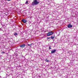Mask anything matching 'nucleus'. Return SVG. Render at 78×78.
Listing matches in <instances>:
<instances>
[{
	"label": "nucleus",
	"instance_id": "f257e3e1",
	"mask_svg": "<svg viewBox=\"0 0 78 78\" xmlns=\"http://www.w3.org/2000/svg\"><path fill=\"white\" fill-rule=\"evenodd\" d=\"M39 2H37V0H34V2H32V5H33V6H34V5H37L38 4H39Z\"/></svg>",
	"mask_w": 78,
	"mask_h": 78
},
{
	"label": "nucleus",
	"instance_id": "f03ea898",
	"mask_svg": "<svg viewBox=\"0 0 78 78\" xmlns=\"http://www.w3.org/2000/svg\"><path fill=\"white\" fill-rule=\"evenodd\" d=\"M52 34H53V32L51 31L48 33L47 34V36H51V35H52Z\"/></svg>",
	"mask_w": 78,
	"mask_h": 78
},
{
	"label": "nucleus",
	"instance_id": "7ed1b4c3",
	"mask_svg": "<svg viewBox=\"0 0 78 78\" xmlns=\"http://www.w3.org/2000/svg\"><path fill=\"white\" fill-rule=\"evenodd\" d=\"M56 50L55 49L52 50L51 51V53H55L56 52Z\"/></svg>",
	"mask_w": 78,
	"mask_h": 78
},
{
	"label": "nucleus",
	"instance_id": "20e7f679",
	"mask_svg": "<svg viewBox=\"0 0 78 78\" xmlns=\"http://www.w3.org/2000/svg\"><path fill=\"white\" fill-rule=\"evenodd\" d=\"M73 26L72 25H71V24L70 23L68 25V28H72Z\"/></svg>",
	"mask_w": 78,
	"mask_h": 78
},
{
	"label": "nucleus",
	"instance_id": "39448f33",
	"mask_svg": "<svg viewBox=\"0 0 78 78\" xmlns=\"http://www.w3.org/2000/svg\"><path fill=\"white\" fill-rule=\"evenodd\" d=\"M22 21L23 22V23H25L27 22H28V21L27 20H22Z\"/></svg>",
	"mask_w": 78,
	"mask_h": 78
},
{
	"label": "nucleus",
	"instance_id": "423d86ee",
	"mask_svg": "<svg viewBox=\"0 0 78 78\" xmlns=\"http://www.w3.org/2000/svg\"><path fill=\"white\" fill-rule=\"evenodd\" d=\"M20 47L21 48H23V47H25V44H23L20 46Z\"/></svg>",
	"mask_w": 78,
	"mask_h": 78
},
{
	"label": "nucleus",
	"instance_id": "0eeeda50",
	"mask_svg": "<svg viewBox=\"0 0 78 78\" xmlns=\"http://www.w3.org/2000/svg\"><path fill=\"white\" fill-rule=\"evenodd\" d=\"M51 39H52V40H53V39H55V37L51 36Z\"/></svg>",
	"mask_w": 78,
	"mask_h": 78
},
{
	"label": "nucleus",
	"instance_id": "6e6552de",
	"mask_svg": "<svg viewBox=\"0 0 78 78\" xmlns=\"http://www.w3.org/2000/svg\"><path fill=\"white\" fill-rule=\"evenodd\" d=\"M14 35L15 36H17V35H18V34L17 33H15V34H14Z\"/></svg>",
	"mask_w": 78,
	"mask_h": 78
},
{
	"label": "nucleus",
	"instance_id": "1a4fd4ad",
	"mask_svg": "<svg viewBox=\"0 0 78 78\" xmlns=\"http://www.w3.org/2000/svg\"><path fill=\"white\" fill-rule=\"evenodd\" d=\"M45 61H46V62H48L50 61L48 60L47 59H46Z\"/></svg>",
	"mask_w": 78,
	"mask_h": 78
},
{
	"label": "nucleus",
	"instance_id": "9d476101",
	"mask_svg": "<svg viewBox=\"0 0 78 78\" xmlns=\"http://www.w3.org/2000/svg\"><path fill=\"white\" fill-rule=\"evenodd\" d=\"M32 45V44H27V45L28 46H31Z\"/></svg>",
	"mask_w": 78,
	"mask_h": 78
},
{
	"label": "nucleus",
	"instance_id": "9b49d317",
	"mask_svg": "<svg viewBox=\"0 0 78 78\" xmlns=\"http://www.w3.org/2000/svg\"><path fill=\"white\" fill-rule=\"evenodd\" d=\"M5 53V52L4 51H2V52H1V53H2V54H3Z\"/></svg>",
	"mask_w": 78,
	"mask_h": 78
},
{
	"label": "nucleus",
	"instance_id": "f8f14e48",
	"mask_svg": "<svg viewBox=\"0 0 78 78\" xmlns=\"http://www.w3.org/2000/svg\"><path fill=\"white\" fill-rule=\"evenodd\" d=\"M27 3H28V1L26 2L25 3V4H27Z\"/></svg>",
	"mask_w": 78,
	"mask_h": 78
},
{
	"label": "nucleus",
	"instance_id": "ddd939ff",
	"mask_svg": "<svg viewBox=\"0 0 78 78\" xmlns=\"http://www.w3.org/2000/svg\"><path fill=\"white\" fill-rule=\"evenodd\" d=\"M50 38H51L50 37H48L47 38V39H50Z\"/></svg>",
	"mask_w": 78,
	"mask_h": 78
},
{
	"label": "nucleus",
	"instance_id": "4468645a",
	"mask_svg": "<svg viewBox=\"0 0 78 78\" xmlns=\"http://www.w3.org/2000/svg\"><path fill=\"white\" fill-rule=\"evenodd\" d=\"M49 49H51V47L50 46L49 47Z\"/></svg>",
	"mask_w": 78,
	"mask_h": 78
},
{
	"label": "nucleus",
	"instance_id": "2eb2a0df",
	"mask_svg": "<svg viewBox=\"0 0 78 78\" xmlns=\"http://www.w3.org/2000/svg\"><path fill=\"white\" fill-rule=\"evenodd\" d=\"M22 20H24V19H22Z\"/></svg>",
	"mask_w": 78,
	"mask_h": 78
},
{
	"label": "nucleus",
	"instance_id": "dca6fc26",
	"mask_svg": "<svg viewBox=\"0 0 78 78\" xmlns=\"http://www.w3.org/2000/svg\"><path fill=\"white\" fill-rule=\"evenodd\" d=\"M46 21H47V20H46Z\"/></svg>",
	"mask_w": 78,
	"mask_h": 78
}]
</instances>
